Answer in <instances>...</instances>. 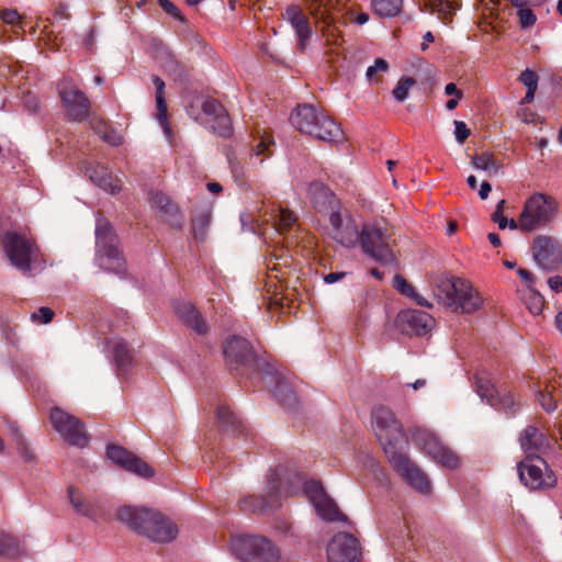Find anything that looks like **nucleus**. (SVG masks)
Wrapping results in <instances>:
<instances>
[{"label":"nucleus","instance_id":"nucleus-24","mask_svg":"<svg viewBox=\"0 0 562 562\" xmlns=\"http://www.w3.org/2000/svg\"><path fill=\"white\" fill-rule=\"evenodd\" d=\"M153 83L156 88V106L157 113L156 119L162 130L166 139L172 142V132L167 119V104L165 100V82L158 76H153Z\"/></svg>","mask_w":562,"mask_h":562},{"label":"nucleus","instance_id":"nucleus-21","mask_svg":"<svg viewBox=\"0 0 562 562\" xmlns=\"http://www.w3.org/2000/svg\"><path fill=\"white\" fill-rule=\"evenodd\" d=\"M284 16L290 22L299 38V48L302 52L305 50L312 35V29L310 26L307 18L303 14L302 10L296 5H291L286 8Z\"/></svg>","mask_w":562,"mask_h":562},{"label":"nucleus","instance_id":"nucleus-61","mask_svg":"<svg viewBox=\"0 0 562 562\" xmlns=\"http://www.w3.org/2000/svg\"><path fill=\"white\" fill-rule=\"evenodd\" d=\"M445 93L447 95H453V97L462 98V92L457 88L456 83H453V82H450V83L446 85Z\"/></svg>","mask_w":562,"mask_h":562},{"label":"nucleus","instance_id":"nucleus-34","mask_svg":"<svg viewBox=\"0 0 562 562\" xmlns=\"http://www.w3.org/2000/svg\"><path fill=\"white\" fill-rule=\"evenodd\" d=\"M426 7L431 13H436L441 20H446L449 15L459 9L456 0H424Z\"/></svg>","mask_w":562,"mask_h":562},{"label":"nucleus","instance_id":"nucleus-63","mask_svg":"<svg viewBox=\"0 0 562 562\" xmlns=\"http://www.w3.org/2000/svg\"><path fill=\"white\" fill-rule=\"evenodd\" d=\"M492 220H493L495 223H497V225H498L499 229H505V228H506V221H507V217H505V216L503 215V213H502V214H498V215H497V214H492Z\"/></svg>","mask_w":562,"mask_h":562},{"label":"nucleus","instance_id":"nucleus-17","mask_svg":"<svg viewBox=\"0 0 562 562\" xmlns=\"http://www.w3.org/2000/svg\"><path fill=\"white\" fill-rule=\"evenodd\" d=\"M223 352L226 363L232 370H239L248 366L254 358L252 347L249 341L239 336L228 338Z\"/></svg>","mask_w":562,"mask_h":562},{"label":"nucleus","instance_id":"nucleus-16","mask_svg":"<svg viewBox=\"0 0 562 562\" xmlns=\"http://www.w3.org/2000/svg\"><path fill=\"white\" fill-rule=\"evenodd\" d=\"M359 557V541L352 535L339 532L328 543V562H358Z\"/></svg>","mask_w":562,"mask_h":562},{"label":"nucleus","instance_id":"nucleus-9","mask_svg":"<svg viewBox=\"0 0 562 562\" xmlns=\"http://www.w3.org/2000/svg\"><path fill=\"white\" fill-rule=\"evenodd\" d=\"M232 552L243 562H277L279 551L270 540L258 536H237L231 541Z\"/></svg>","mask_w":562,"mask_h":562},{"label":"nucleus","instance_id":"nucleus-7","mask_svg":"<svg viewBox=\"0 0 562 562\" xmlns=\"http://www.w3.org/2000/svg\"><path fill=\"white\" fill-rule=\"evenodd\" d=\"M559 213V203L550 194L532 193L524 203L520 212V231L536 232L548 226Z\"/></svg>","mask_w":562,"mask_h":562},{"label":"nucleus","instance_id":"nucleus-29","mask_svg":"<svg viewBox=\"0 0 562 562\" xmlns=\"http://www.w3.org/2000/svg\"><path fill=\"white\" fill-rule=\"evenodd\" d=\"M333 238L345 247H353L361 243L362 229L359 231L353 220L347 218L346 224L331 231Z\"/></svg>","mask_w":562,"mask_h":562},{"label":"nucleus","instance_id":"nucleus-60","mask_svg":"<svg viewBox=\"0 0 562 562\" xmlns=\"http://www.w3.org/2000/svg\"><path fill=\"white\" fill-rule=\"evenodd\" d=\"M532 300H533V303H532V305L529 306V311L533 315H538L541 312V308H542L541 296L539 294H535Z\"/></svg>","mask_w":562,"mask_h":562},{"label":"nucleus","instance_id":"nucleus-15","mask_svg":"<svg viewBox=\"0 0 562 562\" xmlns=\"http://www.w3.org/2000/svg\"><path fill=\"white\" fill-rule=\"evenodd\" d=\"M59 97L72 121L82 122L89 115L90 101L71 79L64 78L58 85Z\"/></svg>","mask_w":562,"mask_h":562},{"label":"nucleus","instance_id":"nucleus-45","mask_svg":"<svg viewBox=\"0 0 562 562\" xmlns=\"http://www.w3.org/2000/svg\"><path fill=\"white\" fill-rule=\"evenodd\" d=\"M518 80L526 89H538L539 76L530 68H526L519 76Z\"/></svg>","mask_w":562,"mask_h":562},{"label":"nucleus","instance_id":"nucleus-44","mask_svg":"<svg viewBox=\"0 0 562 562\" xmlns=\"http://www.w3.org/2000/svg\"><path fill=\"white\" fill-rule=\"evenodd\" d=\"M202 111L203 113L209 117L207 120H215L220 117L222 114H226L225 109L223 105L213 99L205 100L202 104Z\"/></svg>","mask_w":562,"mask_h":562},{"label":"nucleus","instance_id":"nucleus-56","mask_svg":"<svg viewBox=\"0 0 562 562\" xmlns=\"http://www.w3.org/2000/svg\"><path fill=\"white\" fill-rule=\"evenodd\" d=\"M517 273H518L519 278L521 279V281L526 284V286L531 290L533 286L532 274L524 268H519L517 270Z\"/></svg>","mask_w":562,"mask_h":562},{"label":"nucleus","instance_id":"nucleus-36","mask_svg":"<svg viewBox=\"0 0 562 562\" xmlns=\"http://www.w3.org/2000/svg\"><path fill=\"white\" fill-rule=\"evenodd\" d=\"M471 162L476 170L485 171L488 176L495 175L498 171V164L494 155L488 151L473 156Z\"/></svg>","mask_w":562,"mask_h":562},{"label":"nucleus","instance_id":"nucleus-54","mask_svg":"<svg viewBox=\"0 0 562 562\" xmlns=\"http://www.w3.org/2000/svg\"><path fill=\"white\" fill-rule=\"evenodd\" d=\"M333 207H335V205H333ZM329 211H330L329 223L333 227V231L336 228H339L346 224V221L342 218L341 214L338 211H336L334 209H331Z\"/></svg>","mask_w":562,"mask_h":562},{"label":"nucleus","instance_id":"nucleus-28","mask_svg":"<svg viewBox=\"0 0 562 562\" xmlns=\"http://www.w3.org/2000/svg\"><path fill=\"white\" fill-rule=\"evenodd\" d=\"M216 419L224 432L236 434L243 430L244 426L240 417L225 403L217 404Z\"/></svg>","mask_w":562,"mask_h":562},{"label":"nucleus","instance_id":"nucleus-37","mask_svg":"<svg viewBox=\"0 0 562 562\" xmlns=\"http://www.w3.org/2000/svg\"><path fill=\"white\" fill-rule=\"evenodd\" d=\"M8 428L14 441L16 442L19 453L24 458V460H32L33 454L31 453L19 426L15 423L10 422L8 423Z\"/></svg>","mask_w":562,"mask_h":562},{"label":"nucleus","instance_id":"nucleus-10","mask_svg":"<svg viewBox=\"0 0 562 562\" xmlns=\"http://www.w3.org/2000/svg\"><path fill=\"white\" fill-rule=\"evenodd\" d=\"M361 250L375 262L383 266L395 263L391 249V234L386 228L375 224L362 226Z\"/></svg>","mask_w":562,"mask_h":562},{"label":"nucleus","instance_id":"nucleus-35","mask_svg":"<svg viewBox=\"0 0 562 562\" xmlns=\"http://www.w3.org/2000/svg\"><path fill=\"white\" fill-rule=\"evenodd\" d=\"M513 7L517 10V16L521 29L532 27L537 22V16L529 8L526 0H510Z\"/></svg>","mask_w":562,"mask_h":562},{"label":"nucleus","instance_id":"nucleus-12","mask_svg":"<svg viewBox=\"0 0 562 562\" xmlns=\"http://www.w3.org/2000/svg\"><path fill=\"white\" fill-rule=\"evenodd\" d=\"M414 440L424 452L437 464L445 469L453 470L459 467V457L446 446L434 432L418 429Z\"/></svg>","mask_w":562,"mask_h":562},{"label":"nucleus","instance_id":"nucleus-26","mask_svg":"<svg viewBox=\"0 0 562 562\" xmlns=\"http://www.w3.org/2000/svg\"><path fill=\"white\" fill-rule=\"evenodd\" d=\"M89 179L103 191L116 194L121 191V181L114 178L104 166L97 165L87 170Z\"/></svg>","mask_w":562,"mask_h":562},{"label":"nucleus","instance_id":"nucleus-48","mask_svg":"<svg viewBox=\"0 0 562 562\" xmlns=\"http://www.w3.org/2000/svg\"><path fill=\"white\" fill-rule=\"evenodd\" d=\"M393 286L402 294L406 296H413L415 294L414 288L401 276L396 274L393 278Z\"/></svg>","mask_w":562,"mask_h":562},{"label":"nucleus","instance_id":"nucleus-47","mask_svg":"<svg viewBox=\"0 0 562 562\" xmlns=\"http://www.w3.org/2000/svg\"><path fill=\"white\" fill-rule=\"evenodd\" d=\"M537 401L540 406L548 413H552L557 409V402L550 393L539 391L537 393Z\"/></svg>","mask_w":562,"mask_h":562},{"label":"nucleus","instance_id":"nucleus-52","mask_svg":"<svg viewBox=\"0 0 562 562\" xmlns=\"http://www.w3.org/2000/svg\"><path fill=\"white\" fill-rule=\"evenodd\" d=\"M161 9L175 19L183 20L179 9L168 0H157Z\"/></svg>","mask_w":562,"mask_h":562},{"label":"nucleus","instance_id":"nucleus-13","mask_svg":"<svg viewBox=\"0 0 562 562\" xmlns=\"http://www.w3.org/2000/svg\"><path fill=\"white\" fill-rule=\"evenodd\" d=\"M53 428L69 445L83 448L89 442V436L83 424L75 416L54 407L49 415Z\"/></svg>","mask_w":562,"mask_h":562},{"label":"nucleus","instance_id":"nucleus-8","mask_svg":"<svg viewBox=\"0 0 562 562\" xmlns=\"http://www.w3.org/2000/svg\"><path fill=\"white\" fill-rule=\"evenodd\" d=\"M2 245L11 265L29 274L38 257V248L33 238L26 232L10 231L4 234Z\"/></svg>","mask_w":562,"mask_h":562},{"label":"nucleus","instance_id":"nucleus-20","mask_svg":"<svg viewBox=\"0 0 562 562\" xmlns=\"http://www.w3.org/2000/svg\"><path fill=\"white\" fill-rule=\"evenodd\" d=\"M106 357L114 363L117 374H124L133 363V356L126 342L119 337L105 341Z\"/></svg>","mask_w":562,"mask_h":562},{"label":"nucleus","instance_id":"nucleus-39","mask_svg":"<svg viewBox=\"0 0 562 562\" xmlns=\"http://www.w3.org/2000/svg\"><path fill=\"white\" fill-rule=\"evenodd\" d=\"M415 83L416 81L412 77H402L392 91L393 98L397 102H404L408 97L409 90L415 86Z\"/></svg>","mask_w":562,"mask_h":562},{"label":"nucleus","instance_id":"nucleus-33","mask_svg":"<svg viewBox=\"0 0 562 562\" xmlns=\"http://www.w3.org/2000/svg\"><path fill=\"white\" fill-rule=\"evenodd\" d=\"M374 13L381 18H393L403 8V0H371Z\"/></svg>","mask_w":562,"mask_h":562},{"label":"nucleus","instance_id":"nucleus-2","mask_svg":"<svg viewBox=\"0 0 562 562\" xmlns=\"http://www.w3.org/2000/svg\"><path fill=\"white\" fill-rule=\"evenodd\" d=\"M371 425L393 469L415 491L428 494L431 490L428 476L403 452L405 434L394 413L384 406L375 407L371 414Z\"/></svg>","mask_w":562,"mask_h":562},{"label":"nucleus","instance_id":"nucleus-64","mask_svg":"<svg viewBox=\"0 0 562 562\" xmlns=\"http://www.w3.org/2000/svg\"><path fill=\"white\" fill-rule=\"evenodd\" d=\"M536 91H537V89H528L526 91L525 97L521 99L520 103L521 104L531 103L535 100Z\"/></svg>","mask_w":562,"mask_h":562},{"label":"nucleus","instance_id":"nucleus-42","mask_svg":"<svg viewBox=\"0 0 562 562\" xmlns=\"http://www.w3.org/2000/svg\"><path fill=\"white\" fill-rule=\"evenodd\" d=\"M211 222V214L205 211L193 218L192 226L195 238L203 239Z\"/></svg>","mask_w":562,"mask_h":562},{"label":"nucleus","instance_id":"nucleus-49","mask_svg":"<svg viewBox=\"0 0 562 562\" xmlns=\"http://www.w3.org/2000/svg\"><path fill=\"white\" fill-rule=\"evenodd\" d=\"M387 69V61L382 58H378L374 64L367 69L366 76L369 80H372L376 72H386Z\"/></svg>","mask_w":562,"mask_h":562},{"label":"nucleus","instance_id":"nucleus-22","mask_svg":"<svg viewBox=\"0 0 562 562\" xmlns=\"http://www.w3.org/2000/svg\"><path fill=\"white\" fill-rule=\"evenodd\" d=\"M520 447L527 454L526 458L539 457L549 447V442L544 435L535 426H528L521 432L519 438Z\"/></svg>","mask_w":562,"mask_h":562},{"label":"nucleus","instance_id":"nucleus-55","mask_svg":"<svg viewBox=\"0 0 562 562\" xmlns=\"http://www.w3.org/2000/svg\"><path fill=\"white\" fill-rule=\"evenodd\" d=\"M240 223L243 231H249L255 233L256 228L254 226V217L249 213H241L240 214Z\"/></svg>","mask_w":562,"mask_h":562},{"label":"nucleus","instance_id":"nucleus-25","mask_svg":"<svg viewBox=\"0 0 562 562\" xmlns=\"http://www.w3.org/2000/svg\"><path fill=\"white\" fill-rule=\"evenodd\" d=\"M307 194L311 202L319 212H329L336 204V199L328 187L321 181H312L308 184Z\"/></svg>","mask_w":562,"mask_h":562},{"label":"nucleus","instance_id":"nucleus-59","mask_svg":"<svg viewBox=\"0 0 562 562\" xmlns=\"http://www.w3.org/2000/svg\"><path fill=\"white\" fill-rule=\"evenodd\" d=\"M548 284L551 290H553L558 293L562 292V277L554 276V277L549 278Z\"/></svg>","mask_w":562,"mask_h":562},{"label":"nucleus","instance_id":"nucleus-5","mask_svg":"<svg viewBox=\"0 0 562 562\" xmlns=\"http://www.w3.org/2000/svg\"><path fill=\"white\" fill-rule=\"evenodd\" d=\"M291 124L303 134L316 139L337 143L342 139L340 126L314 105H299L291 114Z\"/></svg>","mask_w":562,"mask_h":562},{"label":"nucleus","instance_id":"nucleus-62","mask_svg":"<svg viewBox=\"0 0 562 562\" xmlns=\"http://www.w3.org/2000/svg\"><path fill=\"white\" fill-rule=\"evenodd\" d=\"M492 190V186L487 182V181H483L480 186V190H479V196L482 199V200H485L487 199L490 192Z\"/></svg>","mask_w":562,"mask_h":562},{"label":"nucleus","instance_id":"nucleus-18","mask_svg":"<svg viewBox=\"0 0 562 562\" xmlns=\"http://www.w3.org/2000/svg\"><path fill=\"white\" fill-rule=\"evenodd\" d=\"M434 318L427 312L406 310L398 313L396 324L405 334L423 336L429 333L434 326Z\"/></svg>","mask_w":562,"mask_h":562},{"label":"nucleus","instance_id":"nucleus-23","mask_svg":"<svg viewBox=\"0 0 562 562\" xmlns=\"http://www.w3.org/2000/svg\"><path fill=\"white\" fill-rule=\"evenodd\" d=\"M149 201L154 207L158 209L164 214L171 225L179 228L182 226L180 210L168 195L162 192L155 191L150 193Z\"/></svg>","mask_w":562,"mask_h":562},{"label":"nucleus","instance_id":"nucleus-57","mask_svg":"<svg viewBox=\"0 0 562 562\" xmlns=\"http://www.w3.org/2000/svg\"><path fill=\"white\" fill-rule=\"evenodd\" d=\"M229 166L232 170V175L235 179V181H241L244 177V169L241 166H239L235 160L229 159Z\"/></svg>","mask_w":562,"mask_h":562},{"label":"nucleus","instance_id":"nucleus-11","mask_svg":"<svg viewBox=\"0 0 562 562\" xmlns=\"http://www.w3.org/2000/svg\"><path fill=\"white\" fill-rule=\"evenodd\" d=\"M475 389L482 400H485L488 405L498 411L515 415L520 408V404L515 396L510 392L498 390L485 372L476 374Z\"/></svg>","mask_w":562,"mask_h":562},{"label":"nucleus","instance_id":"nucleus-53","mask_svg":"<svg viewBox=\"0 0 562 562\" xmlns=\"http://www.w3.org/2000/svg\"><path fill=\"white\" fill-rule=\"evenodd\" d=\"M0 16L4 23L11 24V25L19 23L21 20V15L19 14V12L13 9L3 10L1 12Z\"/></svg>","mask_w":562,"mask_h":562},{"label":"nucleus","instance_id":"nucleus-27","mask_svg":"<svg viewBox=\"0 0 562 562\" xmlns=\"http://www.w3.org/2000/svg\"><path fill=\"white\" fill-rule=\"evenodd\" d=\"M177 316L195 333L202 335L206 331V324L199 311L190 303L180 302L175 305Z\"/></svg>","mask_w":562,"mask_h":562},{"label":"nucleus","instance_id":"nucleus-3","mask_svg":"<svg viewBox=\"0 0 562 562\" xmlns=\"http://www.w3.org/2000/svg\"><path fill=\"white\" fill-rule=\"evenodd\" d=\"M116 518L154 542H170L178 535V528L173 521L148 508L124 505L117 508Z\"/></svg>","mask_w":562,"mask_h":562},{"label":"nucleus","instance_id":"nucleus-14","mask_svg":"<svg viewBox=\"0 0 562 562\" xmlns=\"http://www.w3.org/2000/svg\"><path fill=\"white\" fill-rule=\"evenodd\" d=\"M521 483L530 490L549 488L555 485L557 477L547 462L540 458H526L518 464Z\"/></svg>","mask_w":562,"mask_h":562},{"label":"nucleus","instance_id":"nucleus-58","mask_svg":"<svg viewBox=\"0 0 562 562\" xmlns=\"http://www.w3.org/2000/svg\"><path fill=\"white\" fill-rule=\"evenodd\" d=\"M346 277L345 272H330L324 276V282L327 284H334L341 281Z\"/></svg>","mask_w":562,"mask_h":562},{"label":"nucleus","instance_id":"nucleus-40","mask_svg":"<svg viewBox=\"0 0 562 562\" xmlns=\"http://www.w3.org/2000/svg\"><path fill=\"white\" fill-rule=\"evenodd\" d=\"M273 218L276 221L274 224L277 229L280 233L285 232L296 222V216L293 212L281 207L278 210V214H276Z\"/></svg>","mask_w":562,"mask_h":562},{"label":"nucleus","instance_id":"nucleus-30","mask_svg":"<svg viewBox=\"0 0 562 562\" xmlns=\"http://www.w3.org/2000/svg\"><path fill=\"white\" fill-rule=\"evenodd\" d=\"M269 380L276 383L272 394L282 406L292 407L296 404L295 393L280 374L270 375Z\"/></svg>","mask_w":562,"mask_h":562},{"label":"nucleus","instance_id":"nucleus-46","mask_svg":"<svg viewBox=\"0 0 562 562\" xmlns=\"http://www.w3.org/2000/svg\"><path fill=\"white\" fill-rule=\"evenodd\" d=\"M272 145H273L272 138L268 134L262 135L259 138L257 145L252 147L251 156L252 155L259 156V155H263V154L269 156L271 154L270 147Z\"/></svg>","mask_w":562,"mask_h":562},{"label":"nucleus","instance_id":"nucleus-31","mask_svg":"<svg viewBox=\"0 0 562 562\" xmlns=\"http://www.w3.org/2000/svg\"><path fill=\"white\" fill-rule=\"evenodd\" d=\"M68 497L75 512L88 518H94L97 515L95 504L82 495L81 492L72 486L68 487Z\"/></svg>","mask_w":562,"mask_h":562},{"label":"nucleus","instance_id":"nucleus-4","mask_svg":"<svg viewBox=\"0 0 562 562\" xmlns=\"http://www.w3.org/2000/svg\"><path fill=\"white\" fill-rule=\"evenodd\" d=\"M438 302L457 313L473 314L482 305L480 293L470 281L449 277L438 281L435 289Z\"/></svg>","mask_w":562,"mask_h":562},{"label":"nucleus","instance_id":"nucleus-32","mask_svg":"<svg viewBox=\"0 0 562 562\" xmlns=\"http://www.w3.org/2000/svg\"><path fill=\"white\" fill-rule=\"evenodd\" d=\"M554 251V240L548 236H538L533 240L532 254L535 259L541 263L551 258Z\"/></svg>","mask_w":562,"mask_h":562},{"label":"nucleus","instance_id":"nucleus-41","mask_svg":"<svg viewBox=\"0 0 562 562\" xmlns=\"http://www.w3.org/2000/svg\"><path fill=\"white\" fill-rule=\"evenodd\" d=\"M19 553L18 540L0 531V555L14 557Z\"/></svg>","mask_w":562,"mask_h":562},{"label":"nucleus","instance_id":"nucleus-50","mask_svg":"<svg viewBox=\"0 0 562 562\" xmlns=\"http://www.w3.org/2000/svg\"><path fill=\"white\" fill-rule=\"evenodd\" d=\"M454 137L459 144H463L464 140L470 136V131L465 123L462 121H454Z\"/></svg>","mask_w":562,"mask_h":562},{"label":"nucleus","instance_id":"nucleus-38","mask_svg":"<svg viewBox=\"0 0 562 562\" xmlns=\"http://www.w3.org/2000/svg\"><path fill=\"white\" fill-rule=\"evenodd\" d=\"M207 126L218 136L228 137L232 134V123L228 114H222L215 120H207Z\"/></svg>","mask_w":562,"mask_h":562},{"label":"nucleus","instance_id":"nucleus-19","mask_svg":"<svg viewBox=\"0 0 562 562\" xmlns=\"http://www.w3.org/2000/svg\"><path fill=\"white\" fill-rule=\"evenodd\" d=\"M106 456L114 463L120 464L122 468L131 471L143 477H150L154 475L153 469L143 460L128 452L122 447L110 446L106 450Z\"/></svg>","mask_w":562,"mask_h":562},{"label":"nucleus","instance_id":"nucleus-1","mask_svg":"<svg viewBox=\"0 0 562 562\" xmlns=\"http://www.w3.org/2000/svg\"><path fill=\"white\" fill-rule=\"evenodd\" d=\"M302 487L313 505L317 516L325 521H347L336 503L326 494L322 484L317 481H304L296 474H281L274 470L267 483V493L261 497L247 496L240 501L244 512H267L278 508L281 498L299 493Z\"/></svg>","mask_w":562,"mask_h":562},{"label":"nucleus","instance_id":"nucleus-6","mask_svg":"<svg viewBox=\"0 0 562 562\" xmlns=\"http://www.w3.org/2000/svg\"><path fill=\"white\" fill-rule=\"evenodd\" d=\"M95 263L106 272L124 274L125 259L120 249L119 239L108 220L98 216L95 220Z\"/></svg>","mask_w":562,"mask_h":562},{"label":"nucleus","instance_id":"nucleus-43","mask_svg":"<svg viewBox=\"0 0 562 562\" xmlns=\"http://www.w3.org/2000/svg\"><path fill=\"white\" fill-rule=\"evenodd\" d=\"M95 132L112 146H120L123 143L122 134L115 130H109L105 125L97 126Z\"/></svg>","mask_w":562,"mask_h":562},{"label":"nucleus","instance_id":"nucleus-51","mask_svg":"<svg viewBox=\"0 0 562 562\" xmlns=\"http://www.w3.org/2000/svg\"><path fill=\"white\" fill-rule=\"evenodd\" d=\"M54 312L48 307H41L32 314V319L43 324H47L53 319Z\"/></svg>","mask_w":562,"mask_h":562}]
</instances>
